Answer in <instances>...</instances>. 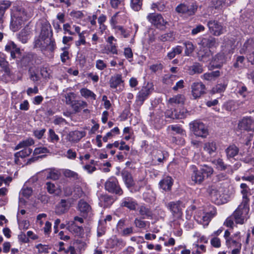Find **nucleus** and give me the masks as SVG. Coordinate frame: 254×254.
<instances>
[{"label":"nucleus","instance_id":"4d7b16f0","mask_svg":"<svg viewBox=\"0 0 254 254\" xmlns=\"http://www.w3.org/2000/svg\"><path fill=\"white\" fill-rule=\"evenodd\" d=\"M245 57L239 56L236 58V62L234 64V67L236 68H242L245 65Z\"/></svg>","mask_w":254,"mask_h":254},{"label":"nucleus","instance_id":"72a5a7b5","mask_svg":"<svg viewBox=\"0 0 254 254\" xmlns=\"http://www.w3.org/2000/svg\"><path fill=\"white\" fill-rule=\"evenodd\" d=\"M241 188L242 189L241 192L243 194V200L241 203L249 204L248 196L250 195V189L246 184H242Z\"/></svg>","mask_w":254,"mask_h":254},{"label":"nucleus","instance_id":"864d4df0","mask_svg":"<svg viewBox=\"0 0 254 254\" xmlns=\"http://www.w3.org/2000/svg\"><path fill=\"white\" fill-rule=\"evenodd\" d=\"M155 159L157 160L158 163H163L165 160V157L162 151L159 150L156 151V155L154 156V159H152V164L153 165H156V162H155Z\"/></svg>","mask_w":254,"mask_h":254},{"label":"nucleus","instance_id":"37998d69","mask_svg":"<svg viewBox=\"0 0 254 254\" xmlns=\"http://www.w3.org/2000/svg\"><path fill=\"white\" fill-rule=\"evenodd\" d=\"M175 34L174 32H169L161 35L159 39L162 42L172 41L175 39Z\"/></svg>","mask_w":254,"mask_h":254},{"label":"nucleus","instance_id":"de8ad7c7","mask_svg":"<svg viewBox=\"0 0 254 254\" xmlns=\"http://www.w3.org/2000/svg\"><path fill=\"white\" fill-rule=\"evenodd\" d=\"M184 45L185 46V54L186 56H189L193 52L195 47L193 44L190 41H186L184 43Z\"/></svg>","mask_w":254,"mask_h":254},{"label":"nucleus","instance_id":"39448f33","mask_svg":"<svg viewBox=\"0 0 254 254\" xmlns=\"http://www.w3.org/2000/svg\"><path fill=\"white\" fill-rule=\"evenodd\" d=\"M221 188L215 185H212L207 189V192L212 202L217 205L225 203V200L222 196Z\"/></svg>","mask_w":254,"mask_h":254},{"label":"nucleus","instance_id":"2f4dec72","mask_svg":"<svg viewBox=\"0 0 254 254\" xmlns=\"http://www.w3.org/2000/svg\"><path fill=\"white\" fill-rule=\"evenodd\" d=\"M220 75V72L219 70L206 72L201 76V78L205 80L211 81L215 80Z\"/></svg>","mask_w":254,"mask_h":254},{"label":"nucleus","instance_id":"f8f14e48","mask_svg":"<svg viewBox=\"0 0 254 254\" xmlns=\"http://www.w3.org/2000/svg\"><path fill=\"white\" fill-rule=\"evenodd\" d=\"M196 9L197 7L195 5L193 4L187 5L183 3L178 5L176 8L177 12L189 16L194 14Z\"/></svg>","mask_w":254,"mask_h":254},{"label":"nucleus","instance_id":"0e129e2a","mask_svg":"<svg viewBox=\"0 0 254 254\" xmlns=\"http://www.w3.org/2000/svg\"><path fill=\"white\" fill-rule=\"evenodd\" d=\"M168 129H171L178 134H182L184 132V130L177 125L169 126L168 127Z\"/></svg>","mask_w":254,"mask_h":254},{"label":"nucleus","instance_id":"f3484780","mask_svg":"<svg viewBox=\"0 0 254 254\" xmlns=\"http://www.w3.org/2000/svg\"><path fill=\"white\" fill-rule=\"evenodd\" d=\"M99 205L101 207H108L114 202L115 200L113 196L108 194H101L99 197Z\"/></svg>","mask_w":254,"mask_h":254},{"label":"nucleus","instance_id":"5fc2aeb1","mask_svg":"<svg viewBox=\"0 0 254 254\" xmlns=\"http://www.w3.org/2000/svg\"><path fill=\"white\" fill-rule=\"evenodd\" d=\"M48 138L53 143L57 142L60 138L59 136L55 133V131L50 128L48 131Z\"/></svg>","mask_w":254,"mask_h":254},{"label":"nucleus","instance_id":"e2e57ef3","mask_svg":"<svg viewBox=\"0 0 254 254\" xmlns=\"http://www.w3.org/2000/svg\"><path fill=\"white\" fill-rule=\"evenodd\" d=\"M35 247L38 249V252L40 254H47L49 252V246L48 245L39 244L37 245Z\"/></svg>","mask_w":254,"mask_h":254},{"label":"nucleus","instance_id":"603ef678","mask_svg":"<svg viewBox=\"0 0 254 254\" xmlns=\"http://www.w3.org/2000/svg\"><path fill=\"white\" fill-rule=\"evenodd\" d=\"M216 213V211L214 209H213L212 210H211L210 212L205 213L202 216V220L203 222H206V224L208 225L209 222L215 215Z\"/></svg>","mask_w":254,"mask_h":254},{"label":"nucleus","instance_id":"09e8293b","mask_svg":"<svg viewBox=\"0 0 254 254\" xmlns=\"http://www.w3.org/2000/svg\"><path fill=\"white\" fill-rule=\"evenodd\" d=\"M64 97L65 99V102L66 104L70 105V107H71L72 104H73L75 101V94L73 92H69L65 94Z\"/></svg>","mask_w":254,"mask_h":254},{"label":"nucleus","instance_id":"13d9d810","mask_svg":"<svg viewBox=\"0 0 254 254\" xmlns=\"http://www.w3.org/2000/svg\"><path fill=\"white\" fill-rule=\"evenodd\" d=\"M142 0H131V7L135 11L139 10L142 6Z\"/></svg>","mask_w":254,"mask_h":254},{"label":"nucleus","instance_id":"473e14b6","mask_svg":"<svg viewBox=\"0 0 254 254\" xmlns=\"http://www.w3.org/2000/svg\"><path fill=\"white\" fill-rule=\"evenodd\" d=\"M8 63L6 61V56L2 53H0V66L4 72L8 76L10 75V69L8 66Z\"/></svg>","mask_w":254,"mask_h":254},{"label":"nucleus","instance_id":"7c9ffc66","mask_svg":"<svg viewBox=\"0 0 254 254\" xmlns=\"http://www.w3.org/2000/svg\"><path fill=\"white\" fill-rule=\"evenodd\" d=\"M138 212L143 219L152 218L153 216L152 211L150 208L145 205H141L138 207Z\"/></svg>","mask_w":254,"mask_h":254},{"label":"nucleus","instance_id":"a878e982","mask_svg":"<svg viewBox=\"0 0 254 254\" xmlns=\"http://www.w3.org/2000/svg\"><path fill=\"white\" fill-rule=\"evenodd\" d=\"M78 210L80 212L82 216H85L91 211V207L87 202L80 200L78 203Z\"/></svg>","mask_w":254,"mask_h":254},{"label":"nucleus","instance_id":"1a4fd4ad","mask_svg":"<svg viewBox=\"0 0 254 254\" xmlns=\"http://www.w3.org/2000/svg\"><path fill=\"white\" fill-rule=\"evenodd\" d=\"M190 172L191 180L194 184H200L204 180V176L200 170H198L196 166L192 165L189 167Z\"/></svg>","mask_w":254,"mask_h":254},{"label":"nucleus","instance_id":"6e6552de","mask_svg":"<svg viewBox=\"0 0 254 254\" xmlns=\"http://www.w3.org/2000/svg\"><path fill=\"white\" fill-rule=\"evenodd\" d=\"M191 94L194 99L205 93V86L201 82H195L191 85Z\"/></svg>","mask_w":254,"mask_h":254},{"label":"nucleus","instance_id":"412c9836","mask_svg":"<svg viewBox=\"0 0 254 254\" xmlns=\"http://www.w3.org/2000/svg\"><path fill=\"white\" fill-rule=\"evenodd\" d=\"M225 62V55L223 53L216 54L213 58L211 64L215 68H220Z\"/></svg>","mask_w":254,"mask_h":254},{"label":"nucleus","instance_id":"b1692460","mask_svg":"<svg viewBox=\"0 0 254 254\" xmlns=\"http://www.w3.org/2000/svg\"><path fill=\"white\" fill-rule=\"evenodd\" d=\"M31 31L28 28L23 29L17 34V38L22 43H26L30 38Z\"/></svg>","mask_w":254,"mask_h":254},{"label":"nucleus","instance_id":"69168bd1","mask_svg":"<svg viewBox=\"0 0 254 254\" xmlns=\"http://www.w3.org/2000/svg\"><path fill=\"white\" fill-rule=\"evenodd\" d=\"M120 233L122 236H128L133 233V228L132 227H127L123 229Z\"/></svg>","mask_w":254,"mask_h":254},{"label":"nucleus","instance_id":"5701e85b","mask_svg":"<svg viewBox=\"0 0 254 254\" xmlns=\"http://www.w3.org/2000/svg\"><path fill=\"white\" fill-rule=\"evenodd\" d=\"M226 157L228 159L234 158L235 156L238 155L239 148L235 144H231L228 146L225 150Z\"/></svg>","mask_w":254,"mask_h":254},{"label":"nucleus","instance_id":"bf43d9fd","mask_svg":"<svg viewBox=\"0 0 254 254\" xmlns=\"http://www.w3.org/2000/svg\"><path fill=\"white\" fill-rule=\"evenodd\" d=\"M64 175L65 177L71 178L74 180L78 179L77 173L68 169H66L64 171Z\"/></svg>","mask_w":254,"mask_h":254},{"label":"nucleus","instance_id":"c03bdc74","mask_svg":"<svg viewBox=\"0 0 254 254\" xmlns=\"http://www.w3.org/2000/svg\"><path fill=\"white\" fill-rule=\"evenodd\" d=\"M213 163L214 165H215L217 168L221 171L225 170L229 166L226 164L223 160L222 158H218L217 159H215Z\"/></svg>","mask_w":254,"mask_h":254},{"label":"nucleus","instance_id":"680f3d73","mask_svg":"<svg viewBox=\"0 0 254 254\" xmlns=\"http://www.w3.org/2000/svg\"><path fill=\"white\" fill-rule=\"evenodd\" d=\"M106 232V224L99 221L97 228V236L100 237L103 235Z\"/></svg>","mask_w":254,"mask_h":254},{"label":"nucleus","instance_id":"f03ea898","mask_svg":"<svg viewBox=\"0 0 254 254\" xmlns=\"http://www.w3.org/2000/svg\"><path fill=\"white\" fill-rule=\"evenodd\" d=\"M27 16L23 8L15 7L11 10L10 27L13 31L21 28L24 22L27 20Z\"/></svg>","mask_w":254,"mask_h":254},{"label":"nucleus","instance_id":"052dcab7","mask_svg":"<svg viewBox=\"0 0 254 254\" xmlns=\"http://www.w3.org/2000/svg\"><path fill=\"white\" fill-rule=\"evenodd\" d=\"M60 176V173L58 171L54 170H51L49 172V173L47 176V178L50 179H52L53 180H57L59 179Z\"/></svg>","mask_w":254,"mask_h":254},{"label":"nucleus","instance_id":"3c124183","mask_svg":"<svg viewBox=\"0 0 254 254\" xmlns=\"http://www.w3.org/2000/svg\"><path fill=\"white\" fill-rule=\"evenodd\" d=\"M212 5L216 9L227 7L228 5L226 0H212Z\"/></svg>","mask_w":254,"mask_h":254},{"label":"nucleus","instance_id":"0eeeda50","mask_svg":"<svg viewBox=\"0 0 254 254\" xmlns=\"http://www.w3.org/2000/svg\"><path fill=\"white\" fill-rule=\"evenodd\" d=\"M182 202L180 201H170L165 203V206L171 211L173 216L179 218L182 216Z\"/></svg>","mask_w":254,"mask_h":254},{"label":"nucleus","instance_id":"338daca9","mask_svg":"<svg viewBox=\"0 0 254 254\" xmlns=\"http://www.w3.org/2000/svg\"><path fill=\"white\" fill-rule=\"evenodd\" d=\"M53 123L56 125H63L64 124H66L67 122L66 120L61 117L56 116L54 117Z\"/></svg>","mask_w":254,"mask_h":254},{"label":"nucleus","instance_id":"4c0bfd02","mask_svg":"<svg viewBox=\"0 0 254 254\" xmlns=\"http://www.w3.org/2000/svg\"><path fill=\"white\" fill-rule=\"evenodd\" d=\"M80 93L81 96L85 99H90L91 100H96V95L91 90L86 88L80 89Z\"/></svg>","mask_w":254,"mask_h":254},{"label":"nucleus","instance_id":"49530a36","mask_svg":"<svg viewBox=\"0 0 254 254\" xmlns=\"http://www.w3.org/2000/svg\"><path fill=\"white\" fill-rule=\"evenodd\" d=\"M32 149L28 147H26L23 150L15 153L14 156L16 157L25 158L29 156L32 153Z\"/></svg>","mask_w":254,"mask_h":254},{"label":"nucleus","instance_id":"6e6d98bb","mask_svg":"<svg viewBox=\"0 0 254 254\" xmlns=\"http://www.w3.org/2000/svg\"><path fill=\"white\" fill-rule=\"evenodd\" d=\"M176 76L172 74H165L162 79L164 83L171 85L173 84V81L175 79Z\"/></svg>","mask_w":254,"mask_h":254},{"label":"nucleus","instance_id":"dca6fc26","mask_svg":"<svg viewBox=\"0 0 254 254\" xmlns=\"http://www.w3.org/2000/svg\"><path fill=\"white\" fill-rule=\"evenodd\" d=\"M254 121L251 117L244 118L239 123L238 126L241 129L252 130L254 129Z\"/></svg>","mask_w":254,"mask_h":254},{"label":"nucleus","instance_id":"8fccbe9b","mask_svg":"<svg viewBox=\"0 0 254 254\" xmlns=\"http://www.w3.org/2000/svg\"><path fill=\"white\" fill-rule=\"evenodd\" d=\"M199 59L203 62H207L210 60V56L211 55V51L209 49H207L205 53L203 54L200 51L199 53Z\"/></svg>","mask_w":254,"mask_h":254},{"label":"nucleus","instance_id":"ea45409f","mask_svg":"<svg viewBox=\"0 0 254 254\" xmlns=\"http://www.w3.org/2000/svg\"><path fill=\"white\" fill-rule=\"evenodd\" d=\"M34 144V140L31 138H29L25 140L20 142L15 146V150H18L22 148H25L26 147H28L29 146L32 145Z\"/></svg>","mask_w":254,"mask_h":254},{"label":"nucleus","instance_id":"ddd939ff","mask_svg":"<svg viewBox=\"0 0 254 254\" xmlns=\"http://www.w3.org/2000/svg\"><path fill=\"white\" fill-rule=\"evenodd\" d=\"M5 50L10 53V57L13 59L19 58V56L21 55L20 48H18L12 41H9L7 43L5 46Z\"/></svg>","mask_w":254,"mask_h":254},{"label":"nucleus","instance_id":"58836bf2","mask_svg":"<svg viewBox=\"0 0 254 254\" xmlns=\"http://www.w3.org/2000/svg\"><path fill=\"white\" fill-rule=\"evenodd\" d=\"M162 112H154L150 113V121L151 124L156 126L160 123V118L162 116Z\"/></svg>","mask_w":254,"mask_h":254},{"label":"nucleus","instance_id":"4be33fe9","mask_svg":"<svg viewBox=\"0 0 254 254\" xmlns=\"http://www.w3.org/2000/svg\"><path fill=\"white\" fill-rule=\"evenodd\" d=\"M173 184V180L170 176H165L159 182L160 187L165 191L171 190Z\"/></svg>","mask_w":254,"mask_h":254},{"label":"nucleus","instance_id":"f257e3e1","mask_svg":"<svg viewBox=\"0 0 254 254\" xmlns=\"http://www.w3.org/2000/svg\"><path fill=\"white\" fill-rule=\"evenodd\" d=\"M35 48L41 50L53 51L56 48V43L53 38V32L50 24L47 21L41 23V33L39 36L35 38L34 42Z\"/></svg>","mask_w":254,"mask_h":254},{"label":"nucleus","instance_id":"9d476101","mask_svg":"<svg viewBox=\"0 0 254 254\" xmlns=\"http://www.w3.org/2000/svg\"><path fill=\"white\" fill-rule=\"evenodd\" d=\"M210 32L215 35L219 36L223 33V27L222 24L216 20H210L207 23Z\"/></svg>","mask_w":254,"mask_h":254},{"label":"nucleus","instance_id":"9b49d317","mask_svg":"<svg viewBox=\"0 0 254 254\" xmlns=\"http://www.w3.org/2000/svg\"><path fill=\"white\" fill-rule=\"evenodd\" d=\"M147 19L157 28H162L166 23L162 15L159 14L150 13L147 16Z\"/></svg>","mask_w":254,"mask_h":254},{"label":"nucleus","instance_id":"2eb2a0df","mask_svg":"<svg viewBox=\"0 0 254 254\" xmlns=\"http://www.w3.org/2000/svg\"><path fill=\"white\" fill-rule=\"evenodd\" d=\"M85 135V132L83 131H72L67 134L66 139L70 142L75 143L79 141Z\"/></svg>","mask_w":254,"mask_h":254},{"label":"nucleus","instance_id":"a18cd8bd","mask_svg":"<svg viewBox=\"0 0 254 254\" xmlns=\"http://www.w3.org/2000/svg\"><path fill=\"white\" fill-rule=\"evenodd\" d=\"M227 83H219L215 85L211 90V93L212 94L215 93H221L223 92L227 87Z\"/></svg>","mask_w":254,"mask_h":254},{"label":"nucleus","instance_id":"a211bd4d","mask_svg":"<svg viewBox=\"0 0 254 254\" xmlns=\"http://www.w3.org/2000/svg\"><path fill=\"white\" fill-rule=\"evenodd\" d=\"M137 205V203L136 201L132 197H125L122 200L121 206L127 207L130 210H135Z\"/></svg>","mask_w":254,"mask_h":254},{"label":"nucleus","instance_id":"cd10ccee","mask_svg":"<svg viewBox=\"0 0 254 254\" xmlns=\"http://www.w3.org/2000/svg\"><path fill=\"white\" fill-rule=\"evenodd\" d=\"M123 82L122 75L117 74L111 77L109 81L110 86L111 88L116 89Z\"/></svg>","mask_w":254,"mask_h":254},{"label":"nucleus","instance_id":"a19ab883","mask_svg":"<svg viewBox=\"0 0 254 254\" xmlns=\"http://www.w3.org/2000/svg\"><path fill=\"white\" fill-rule=\"evenodd\" d=\"M183 51L182 47L180 46H177L173 48L172 51L167 54V57L169 60H171L175 57L177 55H180Z\"/></svg>","mask_w":254,"mask_h":254},{"label":"nucleus","instance_id":"6ab92c4d","mask_svg":"<svg viewBox=\"0 0 254 254\" xmlns=\"http://www.w3.org/2000/svg\"><path fill=\"white\" fill-rule=\"evenodd\" d=\"M69 208L68 202L65 199H62L57 204L55 208V212L58 215L66 213Z\"/></svg>","mask_w":254,"mask_h":254},{"label":"nucleus","instance_id":"4468645a","mask_svg":"<svg viewBox=\"0 0 254 254\" xmlns=\"http://www.w3.org/2000/svg\"><path fill=\"white\" fill-rule=\"evenodd\" d=\"M198 44L204 48L210 49L216 47L218 45V43L215 38L210 36L202 38Z\"/></svg>","mask_w":254,"mask_h":254},{"label":"nucleus","instance_id":"aec40b11","mask_svg":"<svg viewBox=\"0 0 254 254\" xmlns=\"http://www.w3.org/2000/svg\"><path fill=\"white\" fill-rule=\"evenodd\" d=\"M108 245L112 248L122 249L126 245V242L122 239L114 237L108 240Z\"/></svg>","mask_w":254,"mask_h":254},{"label":"nucleus","instance_id":"c756f323","mask_svg":"<svg viewBox=\"0 0 254 254\" xmlns=\"http://www.w3.org/2000/svg\"><path fill=\"white\" fill-rule=\"evenodd\" d=\"M217 147L216 142L213 140H209L204 144L203 149L210 155L216 152Z\"/></svg>","mask_w":254,"mask_h":254},{"label":"nucleus","instance_id":"393cba45","mask_svg":"<svg viewBox=\"0 0 254 254\" xmlns=\"http://www.w3.org/2000/svg\"><path fill=\"white\" fill-rule=\"evenodd\" d=\"M121 175L125 185L128 189L134 186V181L129 172L127 171H123L121 172Z\"/></svg>","mask_w":254,"mask_h":254},{"label":"nucleus","instance_id":"f704fd0d","mask_svg":"<svg viewBox=\"0 0 254 254\" xmlns=\"http://www.w3.org/2000/svg\"><path fill=\"white\" fill-rule=\"evenodd\" d=\"M185 97L181 94H178L170 98L168 101L170 106H174L177 104H182L184 102Z\"/></svg>","mask_w":254,"mask_h":254},{"label":"nucleus","instance_id":"e433bc0d","mask_svg":"<svg viewBox=\"0 0 254 254\" xmlns=\"http://www.w3.org/2000/svg\"><path fill=\"white\" fill-rule=\"evenodd\" d=\"M88 106L86 102L82 100H75L72 104L71 108L75 112H79L82 109L86 108Z\"/></svg>","mask_w":254,"mask_h":254},{"label":"nucleus","instance_id":"7ed1b4c3","mask_svg":"<svg viewBox=\"0 0 254 254\" xmlns=\"http://www.w3.org/2000/svg\"><path fill=\"white\" fill-rule=\"evenodd\" d=\"M249 205L241 203L232 215L236 223L242 224L249 218Z\"/></svg>","mask_w":254,"mask_h":254},{"label":"nucleus","instance_id":"423d86ee","mask_svg":"<svg viewBox=\"0 0 254 254\" xmlns=\"http://www.w3.org/2000/svg\"><path fill=\"white\" fill-rule=\"evenodd\" d=\"M105 189L109 192L116 195H122L123 194V190L115 177H111L107 180L105 184Z\"/></svg>","mask_w":254,"mask_h":254},{"label":"nucleus","instance_id":"79ce46f5","mask_svg":"<svg viewBox=\"0 0 254 254\" xmlns=\"http://www.w3.org/2000/svg\"><path fill=\"white\" fill-rule=\"evenodd\" d=\"M200 170L204 176V179L210 177L213 173V169L208 165H204L200 169Z\"/></svg>","mask_w":254,"mask_h":254},{"label":"nucleus","instance_id":"20e7f679","mask_svg":"<svg viewBox=\"0 0 254 254\" xmlns=\"http://www.w3.org/2000/svg\"><path fill=\"white\" fill-rule=\"evenodd\" d=\"M190 131L194 135L201 138H206L208 135L207 127L201 122L194 121L190 123Z\"/></svg>","mask_w":254,"mask_h":254},{"label":"nucleus","instance_id":"774afa93","mask_svg":"<svg viewBox=\"0 0 254 254\" xmlns=\"http://www.w3.org/2000/svg\"><path fill=\"white\" fill-rule=\"evenodd\" d=\"M40 74L43 78H50V70L47 67L43 66L41 68Z\"/></svg>","mask_w":254,"mask_h":254},{"label":"nucleus","instance_id":"c9c22d12","mask_svg":"<svg viewBox=\"0 0 254 254\" xmlns=\"http://www.w3.org/2000/svg\"><path fill=\"white\" fill-rule=\"evenodd\" d=\"M188 71L190 75L201 73L203 71L202 65L199 63H195L189 67Z\"/></svg>","mask_w":254,"mask_h":254},{"label":"nucleus","instance_id":"bb28decb","mask_svg":"<svg viewBox=\"0 0 254 254\" xmlns=\"http://www.w3.org/2000/svg\"><path fill=\"white\" fill-rule=\"evenodd\" d=\"M11 2L7 0L0 1V23H2L4 18L5 12L11 5Z\"/></svg>","mask_w":254,"mask_h":254},{"label":"nucleus","instance_id":"c85d7f7f","mask_svg":"<svg viewBox=\"0 0 254 254\" xmlns=\"http://www.w3.org/2000/svg\"><path fill=\"white\" fill-rule=\"evenodd\" d=\"M151 92V89L148 86H143L138 92L137 96V100L141 102V104L147 98Z\"/></svg>","mask_w":254,"mask_h":254}]
</instances>
